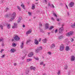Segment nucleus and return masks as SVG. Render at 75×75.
Segmentation results:
<instances>
[{"mask_svg":"<svg viewBox=\"0 0 75 75\" xmlns=\"http://www.w3.org/2000/svg\"><path fill=\"white\" fill-rule=\"evenodd\" d=\"M16 16V13H13L11 15V19L9 20V21H12L13 20H14V18H15Z\"/></svg>","mask_w":75,"mask_h":75,"instance_id":"1","label":"nucleus"},{"mask_svg":"<svg viewBox=\"0 0 75 75\" xmlns=\"http://www.w3.org/2000/svg\"><path fill=\"white\" fill-rule=\"evenodd\" d=\"M42 47L41 46H40L39 48H37V50H36V53H38V52H39L40 51L42 50Z\"/></svg>","mask_w":75,"mask_h":75,"instance_id":"2","label":"nucleus"},{"mask_svg":"<svg viewBox=\"0 0 75 75\" xmlns=\"http://www.w3.org/2000/svg\"><path fill=\"white\" fill-rule=\"evenodd\" d=\"M64 30L63 27H62L61 28H59V33L60 34H62V31Z\"/></svg>","mask_w":75,"mask_h":75,"instance_id":"3","label":"nucleus"},{"mask_svg":"<svg viewBox=\"0 0 75 75\" xmlns=\"http://www.w3.org/2000/svg\"><path fill=\"white\" fill-rule=\"evenodd\" d=\"M64 50V45L63 44H62L60 47V50L61 51H63Z\"/></svg>","mask_w":75,"mask_h":75,"instance_id":"4","label":"nucleus"},{"mask_svg":"<svg viewBox=\"0 0 75 75\" xmlns=\"http://www.w3.org/2000/svg\"><path fill=\"white\" fill-rule=\"evenodd\" d=\"M13 38L16 41H18V40H20V37L17 36H15V37Z\"/></svg>","mask_w":75,"mask_h":75,"instance_id":"5","label":"nucleus"},{"mask_svg":"<svg viewBox=\"0 0 75 75\" xmlns=\"http://www.w3.org/2000/svg\"><path fill=\"white\" fill-rule=\"evenodd\" d=\"M12 28H17V24L16 23H14V25L12 26Z\"/></svg>","mask_w":75,"mask_h":75,"instance_id":"6","label":"nucleus"},{"mask_svg":"<svg viewBox=\"0 0 75 75\" xmlns=\"http://www.w3.org/2000/svg\"><path fill=\"white\" fill-rule=\"evenodd\" d=\"M72 34H73V32L71 31L68 33V34H67V36H70L71 35H72Z\"/></svg>","mask_w":75,"mask_h":75,"instance_id":"7","label":"nucleus"},{"mask_svg":"<svg viewBox=\"0 0 75 75\" xmlns=\"http://www.w3.org/2000/svg\"><path fill=\"white\" fill-rule=\"evenodd\" d=\"M34 55V54L33 53V52H30L28 55V56L29 57H33Z\"/></svg>","mask_w":75,"mask_h":75,"instance_id":"8","label":"nucleus"},{"mask_svg":"<svg viewBox=\"0 0 75 75\" xmlns=\"http://www.w3.org/2000/svg\"><path fill=\"white\" fill-rule=\"evenodd\" d=\"M45 28L46 29H48L49 28V24L46 23L45 25Z\"/></svg>","mask_w":75,"mask_h":75,"instance_id":"9","label":"nucleus"},{"mask_svg":"<svg viewBox=\"0 0 75 75\" xmlns=\"http://www.w3.org/2000/svg\"><path fill=\"white\" fill-rule=\"evenodd\" d=\"M69 5L70 6V7H72L74 6V3L73 2H71L69 4Z\"/></svg>","mask_w":75,"mask_h":75,"instance_id":"10","label":"nucleus"},{"mask_svg":"<svg viewBox=\"0 0 75 75\" xmlns=\"http://www.w3.org/2000/svg\"><path fill=\"white\" fill-rule=\"evenodd\" d=\"M34 43H35V44H36V45H38V41L37 40V39H35V42H34Z\"/></svg>","mask_w":75,"mask_h":75,"instance_id":"11","label":"nucleus"},{"mask_svg":"<svg viewBox=\"0 0 75 75\" xmlns=\"http://www.w3.org/2000/svg\"><path fill=\"white\" fill-rule=\"evenodd\" d=\"M42 41L44 43H47V40L46 38H45V39H43L42 40Z\"/></svg>","mask_w":75,"mask_h":75,"instance_id":"12","label":"nucleus"},{"mask_svg":"<svg viewBox=\"0 0 75 75\" xmlns=\"http://www.w3.org/2000/svg\"><path fill=\"white\" fill-rule=\"evenodd\" d=\"M74 60H75V57H74V56L72 55L71 56V61H74Z\"/></svg>","mask_w":75,"mask_h":75,"instance_id":"13","label":"nucleus"},{"mask_svg":"<svg viewBox=\"0 0 75 75\" xmlns=\"http://www.w3.org/2000/svg\"><path fill=\"white\" fill-rule=\"evenodd\" d=\"M30 69L32 70L33 69V71H35V70L36 69V68L35 67H33V66H31L30 67Z\"/></svg>","mask_w":75,"mask_h":75,"instance_id":"14","label":"nucleus"},{"mask_svg":"<svg viewBox=\"0 0 75 75\" xmlns=\"http://www.w3.org/2000/svg\"><path fill=\"white\" fill-rule=\"evenodd\" d=\"M10 17H11V14H9L6 15V17L7 18H10Z\"/></svg>","mask_w":75,"mask_h":75,"instance_id":"15","label":"nucleus"},{"mask_svg":"<svg viewBox=\"0 0 75 75\" xmlns=\"http://www.w3.org/2000/svg\"><path fill=\"white\" fill-rule=\"evenodd\" d=\"M39 30L40 32H41V33H43V32H44V30H43L41 28V27H39Z\"/></svg>","mask_w":75,"mask_h":75,"instance_id":"16","label":"nucleus"},{"mask_svg":"<svg viewBox=\"0 0 75 75\" xmlns=\"http://www.w3.org/2000/svg\"><path fill=\"white\" fill-rule=\"evenodd\" d=\"M21 49L23 48L24 47V42H21Z\"/></svg>","mask_w":75,"mask_h":75,"instance_id":"17","label":"nucleus"},{"mask_svg":"<svg viewBox=\"0 0 75 75\" xmlns=\"http://www.w3.org/2000/svg\"><path fill=\"white\" fill-rule=\"evenodd\" d=\"M55 44H52L51 46V49H52V48H55Z\"/></svg>","mask_w":75,"mask_h":75,"instance_id":"18","label":"nucleus"},{"mask_svg":"<svg viewBox=\"0 0 75 75\" xmlns=\"http://www.w3.org/2000/svg\"><path fill=\"white\" fill-rule=\"evenodd\" d=\"M66 51H68V50H70V49H69V47L68 46H67L66 47V48L65 49Z\"/></svg>","mask_w":75,"mask_h":75,"instance_id":"19","label":"nucleus"},{"mask_svg":"<svg viewBox=\"0 0 75 75\" xmlns=\"http://www.w3.org/2000/svg\"><path fill=\"white\" fill-rule=\"evenodd\" d=\"M21 18H19L18 20L17 21V23H19L21 21Z\"/></svg>","mask_w":75,"mask_h":75,"instance_id":"20","label":"nucleus"},{"mask_svg":"<svg viewBox=\"0 0 75 75\" xmlns=\"http://www.w3.org/2000/svg\"><path fill=\"white\" fill-rule=\"evenodd\" d=\"M11 52H14L15 51H16V50L13 49H11Z\"/></svg>","mask_w":75,"mask_h":75,"instance_id":"21","label":"nucleus"},{"mask_svg":"<svg viewBox=\"0 0 75 75\" xmlns=\"http://www.w3.org/2000/svg\"><path fill=\"white\" fill-rule=\"evenodd\" d=\"M31 41V40L30 39H29L27 40V42H26V44H28V43H29V42H30Z\"/></svg>","mask_w":75,"mask_h":75,"instance_id":"22","label":"nucleus"},{"mask_svg":"<svg viewBox=\"0 0 75 75\" xmlns=\"http://www.w3.org/2000/svg\"><path fill=\"white\" fill-rule=\"evenodd\" d=\"M64 37H63V36H59L58 38V39L59 40H61V39H62V38H63Z\"/></svg>","mask_w":75,"mask_h":75,"instance_id":"23","label":"nucleus"},{"mask_svg":"<svg viewBox=\"0 0 75 75\" xmlns=\"http://www.w3.org/2000/svg\"><path fill=\"white\" fill-rule=\"evenodd\" d=\"M21 6L22 7V8H23V9H25V6L23 5V4H22L21 5Z\"/></svg>","mask_w":75,"mask_h":75,"instance_id":"24","label":"nucleus"},{"mask_svg":"<svg viewBox=\"0 0 75 75\" xmlns=\"http://www.w3.org/2000/svg\"><path fill=\"white\" fill-rule=\"evenodd\" d=\"M31 33V31L29 30L27 32L26 34H30Z\"/></svg>","mask_w":75,"mask_h":75,"instance_id":"25","label":"nucleus"},{"mask_svg":"<svg viewBox=\"0 0 75 75\" xmlns=\"http://www.w3.org/2000/svg\"><path fill=\"white\" fill-rule=\"evenodd\" d=\"M12 45L13 47H16L17 45L16 44L13 43L12 44Z\"/></svg>","mask_w":75,"mask_h":75,"instance_id":"26","label":"nucleus"},{"mask_svg":"<svg viewBox=\"0 0 75 75\" xmlns=\"http://www.w3.org/2000/svg\"><path fill=\"white\" fill-rule=\"evenodd\" d=\"M53 16H54V17H57V14H56V13H53Z\"/></svg>","mask_w":75,"mask_h":75,"instance_id":"27","label":"nucleus"},{"mask_svg":"<svg viewBox=\"0 0 75 75\" xmlns=\"http://www.w3.org/2000/svg\"><path fill=\"white\" fill-rule=\"evenodd\" d=\"M71 27L72 28H74V27H75V22L73 24V25H71Z\"/></svg>","mask_w":75,"mask_h":75,"instance_id":"28","label":"nucleus"},{"mask_svg":"<svg viewBox=\"0 0 75 75\" xmlns=\"http://www.w3.org/2000/svg\"><path fill=\"white\" fill-rule=\"evenodd\" d=\"M17 7L18 8V9L19 10V11H21V8H20V6H17Z\"/></svg>","mask_w":75,"mask_h":75,"instance_id":"29","label":"nucleus"},{"mask_svg":"<svg viewBox=\"0 0 75 75\" xmlns=\"http://www.w3.org/2000/svg\"><path fill=\"white\" fill-rule=\"evenodd\" d=\"M10 24H8L7 25V27L8 29H9V28H10Z\"/></svg>","mask_w":75,"mask_h":75,"instance_id":"30","label":"nucleus"},{"mask_svg":"<svg viewBox=\"0 0 75 75\" xmlns=\"http://www.w3.org/2000/svg\"><path fill=\"white\" fill-rule=\"evenodd\" d=\"M34 58L36 60H37V61H38L39 60V58H38V57H34Z\"/></svg>","mask_w":75,"mask_h":75,"instance_id":"31","label":"nucleus"},{"mask_svg":"<svg viewBox=\"0 0 75 75\" xmlns=\"http://www.w3.org/2000/svg\"><path fill=\"white\" fill-rule=\"evenodd\" d=\"M35 8V5L33 4V5L32 6V10H34V9Z\"/></svg>","mask_w":75,"mask_h":75,"instance_id":"32","label":"nucleus"},{"mask_svg":"<svg viewBox=\"0 0 75 75\" xmlns=\"http://www.w3.org/2000/svg\"><path fill=\"white\" fill-rule=\"evenodd\" d=\"M54 28V26H50V28L49 29V30H52V28Z\"/></svg>","mask_w":75,"mask_h":75,"instance_id":"33","label":"nucleus"},{"mask_svg":"<svg viewBox=\"0 0 75 75\" xmlns=\"http://www.w3.org/2000/svg\"><path fill=\"white\" fill-rule=\"evenodd\" d=\"M0 27L1 28V30H3V26L2 25H0Z\"/></svg>","mask_w":75,"mask_h":75,"instance_id":"34","label":"nucleus"},{"mask_svg":"<svg viewBox=\"0 0 75 75\" xmlns=\"http://www.w3.org/2000/svg\"><path fill=\"white\" fill-rule=\"evenodd\" d=\"M65 69H67L68 68V65H66L64 68Z\"/></svg>","mask_w":75,"mask_h":75,"instance_id":"35","label":"nucleus"},{"mask_svg":"<svg viewBox=\"0 0 75 75\" xmlns=\"http://www.w3.org/2000/svg\"><path fill=\"white\" fill-rule=\"evenodd\" d=\"M42 26V24H41V22H40L39 23V27H41H41Z\"/></svg>","mask_w":75,"mask_h":75,"instance_id":"36","label":"nucleus"},{"mask_svg":"<svg viewBox=\"0 0 75 75\" xmlns=\"http://www.w3.org/2000/svg\"><path fill=\"white\" fill-rule=\"evenodd\" d=\"M47 6H50V7H52V6H51V4H50V3H48V4L47 5Z\"/></svg>","mask_w":75,"mask_h":75,"instance_id":"37","label":"nucleus"},{"mask_svg":"<svg viewBox=\"0 0 75 75\" xmlns=\"http://www.w3.org/2000/svg\"><path fill=\"white\" fill-rule=\"evenodd\" d=\"M44 64V62H41L40 63V65H43Z\"/></svg>","mask_w":75,"mask_h":75,"instance_id":"38","label":"nucleus"},{"mask_svg":"<svg viewBox=\"0 0 75 75\" xmlns=\"http://www.w3.org/2000/svg\"><path fill=\"white\" fill-rule=\"evenodd\" d=\"M57 32H58V29H56L55 31V32H54V33H57Z\"/></svg>","mask_w":75,"mask_h":75,"instance_id":"39","label":"nucleus"},{"mask_svg":"<svg viewBox=\"0 0 75 75\" xmlns=\"http://www.w3.org/2000/svg\"><path fill=\"white\" fill-rule=\"evenodd\" d=\"M2 41H3V39H0V42H1Z\"/></svg>","mask_w":75,"mask_h":75,"instance_id":"40","label":"nucleus"},{"mask_svg":"<svg viewBox=\"0 0 75 75\" xmlns=\"http://www.w3.org/2000/svg\"><path fill=\"white\" fill-rule=\"evenodd\" d=\"M4 51V50L2 49V50H1V51H0V52H1V53H2L3 51Z\"/></svg>","mask_w":75,"mask_h":75,"instance_id":"41","label":"nucleus"},{"mask_svg":"<svg viewBox=\"0 0 75 75\" xmlns=\"http://www.w3.org/2000/svg\"><path fill=\"white\" fill-rule=\"evenodd\" d=\"M57 74L58 75H60V71H58V72L57 73Z\"/></svg>","mask_w":75,"mask_h":75,"instance_id":"42","label":"nucleus"},{"mask_svg":"<svg viewBox=\"0 0 75 75\" xmlns=\"http://www.w3.org/2000/svg\"><path fill=\"white\" fill-rule=\"evenodd\" d=\"M48 53L49 55H51V52H49Z\"/></svg>","mask_w":75,"mask_h":75,"instance_id":"43","label":"nucleus"},{"mask_svg":"<svg viewBox=\"0 0 75 75\" xmlns=\"http://www.w3.org/2000/svg\"><path fill=\"white\" fill-rule=\"evenodd\" d=\"M71 42H72V41H74V39L71 38Z\"/></svg>","mask_w":75,"mask_h":75,"instance_id":"44","label":"nucleus"},{"mask_svg":"<svg viewBox=\"0 0 75 75\" xmlns=\"http://www.w3.org/2000/svg\"><path fill=\"white\" fill-rule=\"evenodd\" d=\"M28 14L30 16L31 15V13L30 12H28Z\"/></svg>","mask_w":75,"mask_h":75,"instance_id":"45","label":"nucleus"},{"mask_svg":"<svg viewBox=\"0 0 75 75\" xmlns=\"http://www.w3.org/2000/svg\"><path fill=\"white\" fill-rule=\"evenodd\" d=\"M52 6L53 8H55V6H54V5L53 4H52Z\"/></svg>","mask_w":75,"mask_h":75,"instance_id":"46","label":"nucleus"},{"mask_svg":"<svg viewBox=\"0 0 75 75\" xmlns=\"http://www.w3.org/2000/svg\"><path fill=\"white\" fill-rule=\"evenodd\" d=\"M24 58H25V56H23V57H22V59H23V60L24 59Z\"/></svg>","mask_w":75,"mask_h":75,"instance_id":"47","label":"nucleus"},{"mask_svg":"<svg viewBox=\"0 0 75 75\" xmlns=\"http://www.w3.org/2000/svg\"><path fill=\"white\" fill-rule=\"evenodd\" d=\"M5 56V55H3L2 56L1 58H4V57Z\"/></svg>","mask_w":75,"mask_h":75,"instance_id":"48","label":"nucleus"},{"mask_svg":"<svg viewBox=\"0 0 75 75\" xmlns=\"http://www.w3.org/2000/svg\"><path fill=\"white\" fill-rule=\"evenodd\" d=\"M14 66H16V65H17V63H15L14 64Z\"/></svg>","mask_w":75,"mask_h":75,"instance_id":"49","label":"nucleus"},{"mask_svg":"<svg viewBox=\"0 0 75 75\" xmlns=\"http://www.w3.org/2000/svg\"><path fill=\"white\" fill-rule=\"evenodd\" d=\"M29 61H32V59H29Z\"/></svg>","mask_w":75,"mask_h":75,"instance_id":"50","label":"nucleus"},{"mask_svg":"<svg viewBox=\"0 0 75 75\" xmlns=\"http://www.w3.org/2000/svg\"><path fill=\"white\" fill-rule=\"evenodd\" d=\"M57 21H59V19L57 18Z\"/></svg>","mask_w":75,"mask_h":75,"instance_id":"51","label":"nucleus"},{"mask_svg":"<svg viewBox=\"0 0 75 75\" xmlns=\"http://www.w3.org/2000/svg\"><path fill=\"white\" fill-rule=\"evenodd\" d=\"M64 25H65V24H64V23H63L62 25V27H63V26H64Z\"/></svg>","mask_w":75,"mask_h":75,"instance_id":"52","label":"nucleus"},{"mask_svg":"<svg viewBox=\"0 0 75 75\" xmlns=\"http://www.w3.org/2000/svg\"><path fill=\"white\" fill-rule=\"evenodd\" d=\"M60 5L61 6H62L63 4L62 3H60Z\"/></svg>","mask_w":75,"mask_h":75,"instance_id":"53","label":"nucleus"},{"mask_svg":"<svg viewBox=\"0 0 75 75\" xmlns=\"http://www.w3.org/2000/svg\"><path fill=\"white\" fill-rule=\"evenodd\" d=\"M51 19L52 20H53V21H54V18H51Z\"/></svg>","mask_w":75,"mask_h":75,"instance_id":"54","label":"nucleus"},{"mask_svg":"<svg viewBox=\"0 0 75 75\" xmlns=\"http://www.w3.org/2000/svg\"><path fill=\"white\" fill-rule=\"evenodd\" d=\"M65 5H66V7H67V9H68V6H67V5H66V4H65Z\"/></svg>","mask_w":75,"mask_h":75,"instance_id":"55","label":"nucleus"},{"mask_svg":"<svg viewBox=\"0 0 75 75\" xmlns=\"http://www.w3.org/2000/svg\"><path fill=\"white\" fill-rule=\"evenodd\" d=\"M25 25H24V24H23V28H24V27H25Z\"/></svg>","mask_w":75,"mask_h":75,"instance_id":"56","label":"nucleus"},{"mask_svg":"<svg viewBox=\"0 0 75 75\" xmlns=\"http://www.w3.org/2000/svg\"><path fill=\"white\" fill-rule=\"evenodd\" d=\"M67 14H68V16H69L70 14H69V12H68Z\"/></svg>","mask_w":75,"mask_h":75,"instance_id":"57","label":"nucleus"},{"mask_svg":"<svg viewBox=\"0 0 75 75\" xmlns=\"http://www.w3.org/2000/svg\"><path fill=\"white\" fill-rule=\"evenodd\" d=\"M9 10V8H6V10Z\"/></svg>","mask_w":75,"mask_h":75,"instance_id":"58","label":"nucleus"},{"mask_svg":"<svg viewBox=\"0 0 75 75\" xmlns=\"http://www.w3.org/2000/svg\"><path fill=\"white\" fill-rule=\"evenodd\" d=\"M2 45L3 47H4V43H3L2 44Z\"/></svg>","mask_w":75,"mask_h":75,"instance_id":"59","label":"nucleus"},{"mask_svg":"<svg viewBox=\"0 0 75 75\" xmlns=\"http://www.w3.org/2000/svg\"><path fill=\"white\" fill-rule=\"evenodd\" d=\"M29 71H28V73L27 72H26V74H28V73H29Z\"/></svg>","mask_w":75,"mask_h":75,"instance_id":"60","label":"nucleus"},{"mask_svg":"<svg viewBox=\"0 0 75 75\" xmlns=\"http://www.w3.org/2000/svg\"><path fill=\"white\" fill-rule=\"evenodd\" d=\"M1 3H3V1H1Z\"/></svg>","mask_w":75,"mask_h":75,"instance_id":"61","label":"nucleus"},{"mask_svg":"<svg viewBox=\"0 0 75 75\" xmlns=\"http://www.w3.org/2000/svg\"><path fill=\"white\" fill-rule=\"evenodd\" d=\"M29 61V59H27V62H28Z\"/></svg>","mask_w":75,"mask_h":75,"instance_id":"62","label":"nucleus"},{"mask_svg":"<svg viewBox=\"0 0 75 75\" xmlns=\"http://www.w3.org/2000/svg\"><path fill=\"white\" fill-rule=\"evenodd\" d=\"M65 41L66 42H68V40L67 39Z\"/></svg>","mask_w":75,"mask_h":75,"instance_id":"63","label":"nucleus"},{"mask_svg":"<svg viewBox=\"0 0 75 75\" xmlns=\"http://www.w3.org/2000/svg\"><path fill=\"white\" fill-rule=\"evenodd\" d=\"M36 12H37V13H39V11H37Z\"/></svg>","mask_w":75,"mask_h":75,"instance_id":"64","label":"nucleus"}]
</instances>
